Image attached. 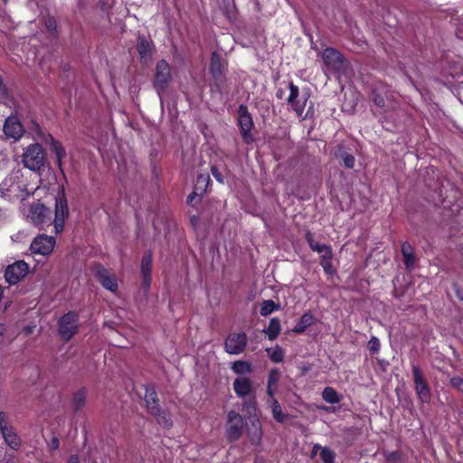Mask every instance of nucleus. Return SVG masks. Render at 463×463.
Segmentation results:
<instances>
[{"label": "nucleus", "instance_id": "obj_1", "mask_svg": "<svg viewBox=\"0 0 463 463\" xmlns=\"http://www.w3.org/2000/svg\"><path fill=\"white\" fill-rule=\"evenodd\" d=\"M28 178L20 168L14 169L0 184V196L14 201H22L29 195Z\"/></svg>", "mask_w": 463, "mask_h": 463}, {"label": "nucleus", "instance_id": "obj_2", "mask_svg": "<svg viewBox=\"0 0 463 463\" xmlns=\"http://www.w3.org/2000/svg\"><path fill=\"white\" fill-rule=\"evenodd\" d=\"M323 61V70L326 73L329 72L335 75L344 73L346 68V62L343 55L334 48H326L321 53Z\"/></svg>", "mask_w": 463, "mask_h": 463}, {"label": "nucleus", "instance_id": "obj_3", "mask_svg": "<svg viewBox=\"0 0 463 463\" xmlns=\"http://www.w3.org/2000/svg\"><path fill=\"white\" fill-rule=\"evenodd\" d=\"M145 402L147 410L161 426L165 428H170L172 426V420L169 413L159 408L157 394L154 388H146Z\"/></svg>", "mask_w": 463, "mask_h": 463}, {"label": "nucleus", "instance_id": "obj_4", "mask_svg": "<svg viewBox=\"0 0 463 463\" xmlns=\"http://www.w3.org/2000/svg\"><path fill=\"white\" fill-rule=\"evenodd\" d=\"M289 95L287 99L288 104L290 106V109L300 117L304 112V109L307 106V101L309 99V92L307 90L299 91L298 86L294 85L292 82L289 83Z\"/></svg>", "mask_w": 463, "mask_h": 463}, {"label": "nucleus", "instance_id": "obj_5", "mask_svg": "<svg viewBox=\"0 0 463 463\" xmlns=\"http://www.w3.org/2000/svg\"><path fill=\"white\" fill-rule=\"evenodd\" d=\"M23 163L30 170H39L44 163V153L39 144L27 146L23 155Z\"/></svg>", "mask_w": 463, "mask_h": 463}, {"label": "nucleus", "instance_id": "obj_6", "mask_svg": "<svg viewBox=\"0 0 463 463\" xmlns=\"http://www.w3.org/2000/svg\"><path fill=\"white\" fill-rule=\"evenodd\" d=\"M78 328L79 316L75 312H68L58 322L59 335L65 341L70 340L77 333Z\"/></svg>", "mask_w": 463, "mask_h": 463}, {"label": "nucleus", "instance_id": "obj_7", "mask_svg": "<svg viewBox=\"0 0 463 463\" xmlns=\"http://www.w3.org/2000/svg\"><path fill=\"white\" fill-rule=\"evenodd\" d=\"M0 432L8 447L17 450L21 446V439L14 429L10 425L8 415L0 411Z\"/></svg>", "mask_w": 463, "mask_h": 463}, {"label": "nucleus", "instance_id": "obj_8", "mask_svg": "<svg viewBox=\"0 0 463 463\" xmlns=\"http://www.w3.org/2000/svg\"><path fill=\"white\" fill-rule=\"evenodd\" d=\"M21 212L28 221L38 225L44 222L49 210L39 202L32 204L22 203Z\"/></svg>", "mask_w": 463, "mask_h": 463}, {"label": "nucleus", "instance_id": "obj_9", "mask_svg": "<svg viewBox=\"0 0 463 463\" xmlns=\"http://www.w3.org/2000/svg\"><path fill=\"white\" fill-rule=\"evenodd\" d=\"M247 335L243 332L231 333L224 343L225 351L231 354H241L247 345Z\"/></svg>", "mask_w": 463, "mask_h": 463}, {"label": "nucleus", "instance_id": "obj_10", "mask_svg": "<svg viewBox=\"0 0 463 463\" xmlns=\"http://www.w3.org/2000/svg\"><path fill=\"white\" fill-rule=\"evenodd\" d=\"M238 123L241 128V136L245 143L250 144L253 141L252 135L250 133L253 123L247 108L240 106L239 108V119Z\"/></svg>", "mask_w": 463, "mask_h": 463}, {"label": "nucleus", "instance_id": "obj_11", "mask_svg": "<svg viewBox=\"0 0 463 463\" xmlns=\"http://www.w3.org/2000/svg\"><path fill=\"white\" fill-rule=\"evenodd\" d=\"M29 266L24 260H19L9 265L5 272V278L9 284H16L28 272Z\"/></svg>", "mask_w": 463, "mask_h": 463}, {"label": "nucleus", "instance_id": "obj_12", "mask_svg": "<svg viewBox=\"0 0 463 463\" xmlns=\"http://www.w3.org/2000/svg\"><path fill=\"white\" fill-rule=\"evenodd\" d=\"M56 241L52 236L40 235L31 243V250L35 254L48 255L55 246Z\"/></svg>", "mask_w": 463, "mask_h": 463}, {"label": "nucleus", "instance_id": "obj_13", "mask_svg": "<svg viewBox=\"0 0 463 463\" xmlns=\"http://www.w3.org/2000/svg\"><path fill=\"white\" fill-rule=\"evenodd\" d=\"M69 209L67 200L63 194L56 198L54 228L56 232H61L64 227L65 219L68 217Z\"/></svg>", "mask_w": 463, "mask_h": 463}, {"label": "nucleus", "instance_id": "obj_14", "mask_svg": "<svg viewBox=\"0 0 463 463\" xmlns=\"http://www.w3.org/2000/svg\"><path fill=\"white\" fill-rule=\"evenodd\" d=\"M413 380L415 383V390L422 402H429L430 399V389L424 381L421 373L417 366L412 367Z\"/></svg>", "mask_w": 463, "mask_h": 463}, {"label": "nucleus", "instance_id": "obj_15", "mask_svg": "<svg viewBox=\"0 0 463 463\" xmlns=\"http://www.w3.org/2000/svg\"><path fill=\"white\" fill-rule=\"evenodd\" d=\"M4 133L8 138L18 140L24 134V128L15 116H10L5 119Z\"/></svg>", "mask_w": 463, "mask_h": 463}, {"label": "nucleus", "instance_id": "obj_16", "mask_svg": "<svg viewBox=\"0 0 463 463\" xmlns=\"http://www.w3.org/2000/svg\"><path fill=\"white\" fill-rule=\"evenodd\" d=\"M170 66L169 64L162 60L157 62L156 69V87L157 90H164L170 80Z\"/></svg>", "mask_w": 463, "mask_h": 463}, {"label": "nucleus", "instance_id": "obj_17", "mask_svg": "<svg viewBox=\"0 0 463 463\" xmlns=\"http://www.w3.org/2000/svg\"><path fill=\"white\" fill-rule=\"evenodd\" d=\"M151 269H152V255L151 253H146L141 260V273L143 277V284L145 292L146 293L150 287L151 282Z\"/></svg>", "mask_w": 463, "mask_h": 463}, {"label": "nucleus", "instance_id": "obj_18", "mask_svg": "<svg viewBox=\"0 0 463 463\" xmlns=\"http://www.w3.org/2000/svg\"><path fill=\"white\" fill-rule=\"evenodd\" d=\"M96 276L100 284L108 290L115 292L118 288V282L116 278L111 275L107 269L100 268L97 270Z\"/></svg>", "mask_w": 463, "mask_h": 463}, {"label": "nucleus", "instance_id": "obj_19", "mask_svg": "<svg viewBox=\"0 0 463 463\" xmlns=\"http://www.w3.org/2000/svg\"><path fill=\"white\" fill-rule=\"evenodd\" d=\"M233 390L239 397H244L252 392V382L248 377H239L233 382Z\"/></svg>", "mask_w": 463, "mask_h": 463}, {"label": "nucleus", "instance_id": "obj_20", "mask_svg": "<svg viewBox=\"0 0 463 463\" xmlns=\"http://www.w3.org/2000/svg\"><path fill=\"white\" fill-rule=\"evenodd\" d=\"M153 43L143 36H138L137 52L144 62L150 61L153 53Z\"/></svg>", "mask_w": 463, "mask_h": 463}, {"label": "nucleus", "instance_id": "obj_21", "mask_svg": "<svg viewBox=\"0 0 463 463\" xmlns=\"http://www.w3.org/2000/svg\"><path fill=\"white\" fill-rule=\"evenodd\" d=\"M280 379V373L277 369H272L269 373L267 393L269 397L274 396L277 392V384Z\"/></svg>", "mask_w": 463, "mask_h": 463}, {"label": "nucleus", "instance_id": "obj_22", "mask_svg": "<svg viewBox=\"0 0 463 463\" xmlns=\"http://www.w3.org/2000/svg\"><path fill=\"white\" fill-rule=\"evenodd\" d=\"M50 140L51 145V150L56 155L57 163L59 166L61 165V159L64 157L66 152L64 147L61 146V144L55 140L52 136L48 137V139H46V142Z\"/></svg>", "mask_w": 463, "mask_h": 463}, {"label": "nucleus", "instance_id": "obj_23", "mask_svg": "<svg viewBox=\"0 0 463 463\" xmlns=\"http://www.w3.org/2000/svg\"><path fill=\"white\" fill-rule=\"evenodd\" d=\"M210 71L214 79L218 80L219 78H221L222 71V64L221 61V57L216 52H213L212 54Z\"/></svg>", "mask_w": 463, "mask_h": 463}, {"label": "nucleus", "instance_id": "obj_24", "mask_svg": "<svg viewBox=\"0 0 463 463\" xmlns=\"http://www.w3.org/2000/svg\"><path fill=\"white\" fill-rule=\"evenodd\" d=\"M263 332L268 335L269 339L273 341L278 337L280 333V322L278 318L273 317L270 319L269 324Z\"/></svg>", "mask_w": 463, "mask_h": 463}, {"label": "nucleus", "instance_id": "obj_25", "mask_svg": "<svg viewBox=\"0 0 463 463\" xmlns=\"http://www.w3.org/2000/svg\"><path fill=\"white\" fill-rule=\"evenodd\" d=\"M402 253L404 258V264L408 269H411L414 265L415 257L411 245L408 242H404L402 245Z\"/></svg>", "mask_w": 463, "mask_h": 463}, {"label": "nucleus", "instance_id": "obj_26", "mask_svg": "<svg viewBox=\"0 0 463 463\" xmlns=\"http://www.w3.org/2000/svg\"><path fill=\"white\" fill-rule=\"evenodd\" d=\"M232 370L236 374L244 375L252 373L253 367L249 362L238 360L232 364Z\"/></svg>", "mask_w": 463, "mask_h": 463}, {"label": "nucleus", "instance_id": "obj_27", "mask_svg": "<svg viewBox=\"0 0 463 463\" xmlns=\"http://www.w3.org/2000/svg\"><path fill=\"white\" fill-rule=\"evenodd\" d=\"M320 450V458L324 463H333L335 460V453L333 450H331L328 448H323L319 445H315L313 447L312 453L316 454L317 451Z\"/></svg>", "mask_w": 463, "mask_h": 463}, {"label": "nucleus", "instance_id": "obj_28", "mask_svg": "<svg viewBox=\"0 0 463 463\" xmlns=\"http://www.w3.org/2000/svg\"><path fill=\"white\" fill-rule=\"evenodd\" d=\"M210 183V177L208 175H200L197 177L195 185H194V194H198V196H203L206 192L207 187Z\"/></svg>", "mask_w": 463, "mask_h": 463}, {"label": "nucleus", "instance_id": "obj_29", "mask_svg": "<svg viewBox=\"0 0 463 463\" xmlns=\"http://www.w3.org/2000/svg\"><path fill=\"white\" fill-rule=\"evenodd\" d=\"M269 402L270 403L271 411L274 419L278 422H283L286 420L287 415L282 412V409L278 401L274 398V396H272L270 397Z\"/></svg>", "mask_w": 463, "mask_h": 463}, {"label": "nucleus", "instance_id": "obj_30", "mask_svg": "<svg viewBox=\"0 0 463 463\" xmlns=\"http://www.w3.org/2000/svg\"><path fill=\"white\" fill-rule=\"evenodd\" d=\"M242 427H243L242 420L239 421V422L237 421L234 423H230V426L227 430L228 439L230 440H237L241 435Z\"/></svg>", "mask_w": 463, "mask_h": 463}, {"label": "nucleus", "instance_id": "obj_31", "mask_svg": "<svg viewBox=\"0 0 463 463\" xmlns=\"http://www.w3.org/2000/svg\"><path fill=\"white\" fill-rule=\"evenodd\" d=\"M323 399L331 404L338 403L341 401L340 395L332 387H326L322 393Z\"/></svg>", "mask_w": 463, "mask_h": 463}, {"label": "nucleus", "instance_id": "obj_32", "mask_svg": "<svg viewBox=\"0 0 463 463\" xmlns=\"http://www.w3.org/2000/svg\"><path fill=\"white\" fill-rule=\"evenodd\" d=\"M87 391L85 389H80L77 391L72 399L73 407L76 411L81 409L86 402Z\"/></svg>", "mask_w": 463, "mask_h": 463}, {"label": "nucleus", "instance_id": "obj_33", "mask_svg": "<svg viewBox=\"0 0 463 463\" xmlns=\"http://www.w3.org/2000/svg\"><path fill=\"white\" fill-rule=\"evenodd\" d=\"M313 322V317L310 314H304L295 327V332L301 333Z\"/></svg>", "mask_w": 463, "mask_h": 463}, {"label": "nucleus", "instance_id": "obj_34", "mask_svg": "<svg viewBox=\"0 0 463 463\" xmlns=\"http://www.w3.org/2000/svg\"><path fill=\"white\" fill-rule=\"evenodd\" d=\"M279 306H277L273 300H265L261 304L260 313L262 317H267L270 315L273 311L277 310Z\"/></svg>", "mask_w": 463, "mask_h": 463}, {"label": "nucleus", "instance_id": "obj_35", "mask_svg": "<svg viewBox=\"0 0 463 463\" xmlns=\"http://www.w3.org/2000/svg\"><path fill=\"white\" fill-rule=\"evenodd\" d=\"M267 352L269 353V358L274 363H280L283 361L284 353L280 347L269 348L267 350Z\"/></svg>", "mask_w": 463, "mask_h": 463}, {"label": "nucleus", "instance_id": "obj_36", "mask_svg": "<svg viewBox=\"0 0 463 463\" xmlns=\"http://www.w3.org/2000/svg\"><path fill=\"white\" fill-rule=\"evenodd\" d=\"M9 162V155L5 148L0 146V170L7 167Z\"/></svg>", "mask_w": 463, "mask_h": 463}, {"label": "nucleus", "instance_id": "obj_37", "mask_svg": "<svg viewBox=\"0 0 463 463\" xmlns=\"http://www.w3.org/2000/svg\"><path fill=\"white\" fill-rule=\"evenodd\" d=\"M317 253L321 255V260L332 259L333 256L331 247L326 244H323V247Z\"/></svg>", "mask_w": 463, "mask_h": 463}, {"label": "nucleus", "instance_id": "obj_38", "mask_svg": "<svg viewBox=\"0 0 463 463\" xmlns=\"http://www.w3.org/2000/svg\"><path fill=\"white\" fill-rule=\"evenodd\" d=\"M307 241L308 242L309 247L314 251L318 252L323 247V244H319L318 242L313 240L312 235L309 232L307 234Z\"/></svg>", "mask_w": 463, "mask_h": 463}, {"label": "nucleus", "instance_id": "obj_39", "mask_svg": "<svg viewBox=\"0 0 463 463\" xmlns=\"http://www.w3.org/2000/svg\"><path fill=\"white\" fill-rule=\"evenodd\" d=\"M380 341L377 337L372 336L368 342V347L373 353H376L380 349Z\"/></svg>", "mask_w": 463, "mask_h": 463}, {"label": "nucleus", "instance_id": "obj_40", "mask_svg": "<svg viewBox=\"0 0 463 463\" xmlns=\"http://www.w3.org/2000/svg\"><path fill=\"white\" fill-rule=\"evenodd\" d=\"M320 264L326 273L332 274L334 272V269H333V265H332V259L321 260Z\"/></svg>", "mask_w": 463, "mask_h": 463}, {"label": "nucleus", "instance_id": "obj_41", "mask_svg": "<svg viewBox=\"0 0 463 463\" xmlns=\"http://www.w3.org/2000/svg\"><path fill=\"white\" fill-rule=\"evenodd\" d=\"M343 161H344L345 165L347 168H353L354 166L355 159L352 155H348V154L345 155L343 156Z\"/></svg>", "mask_w": 463, "mask_h": 463}, {"label": "nucleus", "instance_id": "obj_42", "mask_svg": "<svg viewBox=\"0 0 463 463\" xmlns=\"http://www.w3.org/2000/svg\"><path fill=\"white\" fill-rule=\"evenodd\" d=\"M241 420H242V418H241V416L238 412L232 411H230L228 413V421H229V423H234V422H237V421L239 422V421H241Z\"/></svg>", "mask_w": 463, "mask_h": 463}, {"label": "nucleus", "instance_id": "obj_43", "mask_svg": "<svg viewBox=\"0 0 463 463\" xmlns=\"http://www.w3.org/2000/svg\"><path fill=\"white\" fill-rule=\"evenodd\" d=\"M452 386L463 392V379L460 377H454L450 380Z\"/></svg>", "mask_w": 463, "mask_h": 463}, {"label": "nucleus", "instance_id": "obj_44", "mask_svg": "<svg viewBox=\"0 0 463 463\" xmlns=\"http://www.w3.org/2000/svg\"><path fill=\"white\" fill-rule=\"evenodd\" d=\"M211 172H212V175H213V177L219 182V183H223L224 180H223V176L222 175V174L218 171L217 167L216 166H212L211 168Z\"/></svg>", "mask_w": 463, "mask_h": 463}, {"label": "nucleus", "instance_id": "obj_45", "mask_svg": "<svg viewBox=\"0 0 463 463\" xmlns=\"http://www.w3.org/2000/svg\"><path fill=\"white\" fill-rule=\"evenodd\" d=\"M27 237L26 233L24 232H19L14 236H12V240L14 241H22Z\"/></svg>", "mask_w": 463, "mask_h": 463}, {"label": "nucleus", "instance_id": "obj_46", "mask_svg": "<svg viewBox=\"0 0 463 463\" xmlns=\"http://www.w3.org/2000/svg\"><path fill=\"white\" fill-rule=\"evenodd\" d=\"M48 446H49L51 450H56L59 448V446H60V441H59L58 438L53 437L51 439V441H50Z\"/></svg>", "mask_w": 463, "mask_h": 463}, {"label": "nucleus", "instance_id": "obj_47", "mask_svg": "<svg viewBox=\"0 0 463 463\" xmlns=\"http://www.w3.org/2000/svg\"><path fill=\"white\" fill-rule=\"evenodd\" d=\"M252 426L255 428V436L257 437V439H260L261 431H260V423L259 420H255L252 422Z\"/></svg>", "mask_w": 463, "mask_h": 463}, {"label": "nucleus", "instance_id": "obj_48", "mask_svg": "<svg viewBox=\"0 0 463 463\" xmlns=\"http://www.w3.org/2000/svg\"><path fill=\"white\" fill-rule=\"evenodd\" d=\"M46 27L51 32L54 31L55 28H56L55 21L53 19H52V18L48 19V21L46 22Z\"/></svg>", "mask_w": 463, "mask_h": 463}, {"label": "nucleus", "instance_id": "obj_49", "mask_svg": "<svg viewBox=\"0 0 463 463\" xmlns=\"http://www.w3.org/2000/svg\"><path fill=\"white\" fill-rule=\"evenodd\" d=\"M373 100H374V103L379 106V107H383L384 106V99L383 97H381L380 95L378 94H375L374 95V98H373Z\"/></svg>", "mask_w": 463, "mask_h": 463}, {"label": "nucleus", "instance_id": "obj_50", "mask_svg": "<svg viewBox=\"0 0 463 463\" xmlns=\"http://www.w3.org/2000/svg\"><path fill=\"white\" fill-rule=\"evenodd\" d=\"M5 324L0 323V343H3L4 341V335L5 332Z\"/></svg>", "mask_w": 463, "mask_h": 463}, {"label": "nucleus", "instance_id": "obj_51", "mask_svg": "<svg viewBox=\"0 0 463 463\" xmlns=\"http://www.w3.org/2000/svg\"><path fill=\"white\" fill-rule=\"evenodd\" d=\"M400 456L397 452H392L389 457H388V459L389 460H397L399 459Z\"/></svg>", "mask_w": 463, "mask_h": 463}, {"label": "nucleus", "instance_id": "obj_52", "mask_svg": "<svg viewBox=\"0 0 463 463\" xmlns=\"http://www.w3.org/2000/svg\"><path fill=\"white\" fill-rule=\"evenodd\" d=\"M68 463H79V458L76 455H72L70 459L68 460Z\"/></svg>", "mask_w": 463, "mask_h": 463}, {"label": "nucleus", "instance_id": "obj_53", "mask_svg": "<svg viewBox=\"0 0 463 463\" xmlns=\"http://www.w3.org/2000/svg\"><path fill=\"white\" fill-rule=\"evenodd\" d=\"M195 196H198V194H194V191L188 196V203H193V200L194 199Z\"/></svg>", "mask_w": 463, "mask_h": 463}, {"label": "nucleus", "instance_id": "obj_54", "mask_svg": "<svg viewBox=\"0 0 463 463\" xmlns=\"http://www.w3.org/2000/svg\"><path fill=\"white\" fill-rule=\"evenodd\" d=\"M3 223V215H2V213L0 212V225Z\"/></svg>", "mask_w": 463, "mask_h": 463}, {"label": "nucleus", "instance_id": "obj_55", "mask_svg": "<svg viewBox=\"0 0 463 463\" xmlns=\"http://www.w3.org/2000/svg\"><path fill=\"white\" fill-rule=\"evenodd\" d=\"M7 1H8V0H3V2H5H5H7Z\"/></svg>", "mask_w": 463, "mask_h": 463}]
</instances>
